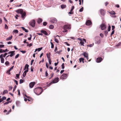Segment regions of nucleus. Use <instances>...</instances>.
Returning <instances> with one entry per match:
<instances>
[{
	"mask_svg": "<svg viewBox=\"0 0 121 121\" xmlns=\"http://www.w3.org/2000/svg\"><path fill=\"white\" fill-rule=\"evenodd\" d=\"M16 87H17V86L16 85H15L13 88V92H14L15 91Z\"/></svg>",
	"mask_w": 121,
	"mask_h": 121,
	"instance_id": "nucleus-53",
	"label": "nucleus"
},
{
	"mask_svg": "<svg viewBox=\"0 0 121 121\" xmlns=\"http://www.w3.org/2000/svg\"><path fill=\"white\" fill-rule=\"evenodd\" d=\"M55 41L57 43H58V42H59V41L58 40V39L56 38H55Z\"/></svg>",
	"mask_w": 121,
	"mask_h": 121,
	"instance_id": "nucleus-41",
	"label": "nucleus"
},
{
	"mask_svg": "<svg viewBox=\"0 0 121 121\" xmlns=\"http://www.w3.org/2000/svg\"><path fill=\"white\" fill-rule=\"evenodd\" d=\"M29 67V65L27 64H26V65L25 66L24 70H25L26 68L27 69H28Z\"/></svg>",
	"mask_w": 121,
	"mask_h": 121,
	"instance_id": "nucleus-26",
	"label": "nucleus"
},
{
	"mask_svg": "<svg viewBox=\"0 0 121 121\" xmlns=\"http://www.w3.org/2000/svg\"><path fill=\"white\" fill-rule=\"evenodd\" d=\"M101 29L102 30H104L106 29V26L104 24H102L100 25Z\"/></svg>",
	"mask_w": 121,
	"mask_h": 121,
	"instance_id": "nucleus-7",
	"label": "nucleus"
},
{
	"mask_svg": "<svg viewBox=\"0 0 121 121\" xmlns=\"http://www.w3.org/2000/svg\"><path fill=\"white\" fill-rule=\"evenodd\" d=\"M111 27L110 26H109L108 28V31H109L111 30Z\"/></svg>",
	"mask_w": 121,
	"mask_h": 121,
	"instance_id": "nucleus-55",
	"label": "nucleus"
},
{
	"mask_svg": "<svg viewBox=\"0 0 121 121\" xmlns=\"http://www.w3.org/2000/svg\"><path fill=\"white\" fill-rule=\"evenodd\" d=\"M34 60H31V65H32L33 63V62H34Z\"/></svg>",
	"mask_w": 121,
	"mask_h": 121,
	"instance_id": "nucleus-63",
	"label": "nucleus"
},
{
	"mask_svg": "<svg viewBox=\"0 0 121 121\" xmlns=\"http://www.w3.org/2000/svg\"><path fill=\"white\" fill-rule=\"evenodd\" d=\"M71 28V25L70 24L65 25L63 27V32H66L67 31V29H69Z\"/></svg>",
	"mask_w": 121,
	"mask_h": 121,
	"instance_id": "nucleus-2",
	"label": "nucleus"
},
{
	"mask_svg": "<svg viewBox=\"0 0 121 121\" xmlns=\"http://www.w3.org/2000/svg\"><path fill=\"white\" fill-rule=\"evenodd\" d=\"M69 14H73V11H71V10H70V12H69Z\"/></svg>",
	"mask_w": 121,
	"mask_h": 121,
	"instance_id": "nucleus-48",
	"label": "nucleus"
},
{
	"mask_svg": "<svg viewBox=\"0 0 121 121\" xmlns=\"http://www.w3.org/2000/svg\"><path fill=\"white\" fill-rule=\"evenodd\" d=\"M45 73V76L46 77H47L48 75V74L47 72V71H46Z\"/></svg>",
	"mask_w": 121,
	"mask_h": 121,
	"instance_id": "nucleus-50",
	"label": "nucleus"
},
{
	"mask_svg": "<svg viewBox=\"0 0 121 121\" xmlns=\"http://www.w3.org/2000/svg\"><path fill=\"white\" fill-rule=\"evenodd\" d=\"M67 74H63L60 77V79H66L67 76Z\"/></svg>",
	"mask_w": 121,
	"mask_h": 121,
	"instance_id": "nucleus-6",
	"label": "nucleus"
},
{
	"mask_svg": "<svg viewBox=\"0 0 121 121\" xmlns=\"http://www.w3.org/2000/svg\"><path fill=\"white\" fill-rule=\"evenodd\" d=\"M66 7V5L62 4L61 5V7L62 9H63L65 8Z\"/></svg>",
	"mask_w": 121,
	"mask_h": 121,
	"instance_id": "nucleus-23",
	"label": "nucleus"
},
{
	"mask_svg": "<svg viewBox=\"0 0 121 121\" xmlns=\"http://www.w3.org/2000/svg\"><path fill=\"white\" fill-rule=\"evenodd\" d=\"M82 55H83L86 58V59L87 60H88L89 59L88 54L87 53L85 52H84L83 54H82Z\"/></svg>",
	"mask_w": 121,
	"mask_h": 121,
	"instance_id": "nucleus-9",
	"label": "nucleus"
},
{
	"mask_svg": "<svg viewBox=\"0 0 121 121\" xmlns=\"http://www.w3.org/2000/svg\"><path fill=\"white\" fill-rule=\"evenodd\" d=\"M112 30H114V29L115 28V27L114 26H112Z\"/></svg>",
	"mask_w": 121,
	"mask_h": 121,
	"instance_id": "nucleus-56",
	"label": "nucleus"
},
{
	"mask_svg": "<svg viewBox=\"0 0 121 121\" xmlns=\"http://www.w3.org/2000/svg\"><path fill=\"white\" fill-rule=\"evenodd\" d=\"M49 27L50 29H52L54 28V26L53 25H51Z\"/></svg>",
	"mask_w": 121,
	"mask_h": 121,
	"instance_id": "nucleus-31",
	"label": "nucleus"
},
{
	"mask_svg": "<svg viewBox=\"0 0 121 121\" xmlns=\"http://www.w3.org/2000/svg\"><path fill=\"white\" fill-rule=\"evenodd\" d=\"M52 41V40H51L50 43H51V48H53L54 47V45L53 44V43L52 42H51V41Z\"/></svg>",
	"mask_w": 121,
	"mask_h": 121,
	"instance_id": "nucleus-28",
	"label": "nucleus"
},
{
	"mask_svg": "<svg viewBox=\"0 0 121 121\" xmlns=\"http://www.w3.org/2000/svg\"><path fill=\"white\" fill-rule=\"evenodd\" d=\"M8 92V91L7 90H5L3 92V94H5L7 93Z\"/></svg>",
	"mask_w": 121,
	"mask_h": 121,
	"instance_id": "nucleus-27",
	"label": "nucleus"
},
{
	"mask_svg": "<svg viewBox=\"0 0 121 121\" xmlns=\"http://www.w3.org/2000/svg\"><path fill=\"white\" fill-rule=\"evenodd\" d=\"M2 55H0V58L1 59V62L2 63H4V59L3 57H2Z\"/></svg>",
	"mask_w": 121,
	"mask_h": 121,
	"instance_id": "nucleus-14",
	"label": "nucleus"
},
{
	"mask_svg": "<svg viewBox=\"0 0 121 121\" xmlns=\"http://www.w3.org/2000/svg\"><path fill=\"white\" fill-rule=\"evenodd\" d=\"M84 59L82 58H81L79 59L80 62H81L82 61L83 63H84Z\"/></svg>",
	"mask_w": 121,
	"mask_h": 121,
	"instance_id": "nucleus-24",
	"label": "nucleus"
},
{
	"mask_svg": "<svg viewBox=\"0 0 121 121\" xmlns=\"http://www.w3.org/2000/svg\"><path fill=\"white\" fill-rule=\"evenodd\" d=\"M12 101H9L7 102L4 103V105H7L9 103L11 102Z\"/></svg>",
	"mask_w": 121,
	"mask_h": 121,
	"instance_id": "nucleus-29",
	"label": "nucleus"
},
{
	"mask_svg": "<svg viewBox=\"0 0 121 121\" xmlns=\"http://www.w3.org/2000/svg\"><path fill=\"white\" fill-rule=\"evenodd\" d=\"M108 33V32L106 30L104 31L105 35L106 36H107Z\"/></svg>",
	"mask_w": 121,
	"mask_h": 121,
	"instance_id": "nucleus-36",
	"label": "nucleus"
},
{
	"mask_svg": "<svg viewBox=\"0 0 121 121\" xmlns=\"http://www.w3.org/2000/svg\"><path fill=\"white\" fill-rule=\"evenodd\" d=\"M61 67H62V68L63 69H64V68L65 66H64V63H63L62 64V65H61Z\"/></svg>",
	"mask_w": 121,
	"mask_h": 121,
	"instance_id": "nucleus-43",
	"label": "nucleus"
},
{
	"mask_svg": "<svg viewBox=\"0 0 121 121\" xmlns=\"http://www.w3.org/2000/svg\"><path fill=\"white\" fill-rule=\"evenodd\" d=\"M22 14V17L23 19H24V17L25 16L26 14V13L25 12H23V13L21 14Z\"/></svg>",
	"mask_w": 121,
	"mask_h": 121,
	"instance_id": "nucleus-17",
	"label": "nucleus"
},
{
	"mask_svg": "<svg viewBox=\"0 0 121 121\" xmlns=\"http://www.w3.org/2000/svg\"><path fill=\"white\" fill-rule=\"evenodd\" d=\"M43 25L44 26H46L47 25V23L46 22H44L43 23Z\"/></svg>",
	"mask_w": 121,
	"mask_h": 121,
	"instance_id": "nucleus-39",
	"label": "nucleus"
},
{
	"mask_svg": "<svg viewBox=\"0 0 121 121\" xmlns=\"http://www.w3.org/2000/svg\"><path fill=\"white\" fill-rule=\"evenodd\" d=\"M23 80L22 79H21L20 80L19 83L20 84H21L23 82Z\"/></svg>",
	"mask_w": 121,
	"mask_h": 121,
	"instance_id": "nucleus-37",
	"label": "nucleus"
},
{
	"mask_svg": "<svg viewBox=\"0 0 121 121\" xmlns=\"http://www.w3.org/2000/svg\"><path fill=\"white\" fill-rule=\"evenodd\" d=\"M51 22H52V23H56L57 22V20L56 18H53L51 20Z\"/></svg>",
	"mask_w": 121,
	"mask_h": 121,
	"instance_id": "nucleus-11",
	"label": "nucleus"
},
{
	"mask_svg": "<svg viewBox=\"0 0 121 121\" xmlns=\"http://www.w3.org/2000/svg\"><path fill=\"white\" fill-rule=\"evenodd\" d=\"M77 39L80 41V43L81 44V45L84 46V41H85V42H86V39H83V40H82L81 38H78Z\"/></svg>",
	"mask_w": 121,
	"mask_h": 121,
	"instance_id": "nucleus-5",
	"label": "nucleus"
},
{
	"mask_svg": "<svg viewBox=\"0 0 121 121\" xmlns=\"http://www.w3.org/2000/svg\"><path fill=\"white\" fill-rule=\"evenodd\" d=\"M16 12L22 14L23 12V10L22 9H19L15 11Z\"/></svg>",
	"mask_w": 121,
	"mask_h": 121,
	"instance_id": "nucleus-8",
	"label": "nucleus"
},
{
	"mask_svg": "<svg viewBox=\"0 0 121 121\" xmlns=\"http://www.w3.org/2000/svg\"><path fill=\"white\" fill-rule=\"evenodd\" d=\"M91 22L89 20H87L86 22V24L87 26H90L91 24Z\"/></svg>",
	"mask_w": 121,
	"mask_h": 121,
	"instance_id": "nucleus-13",
	"label": "nucleus"
},
{
	"mask_svg": "<svg viewBox=\"0 0 121 121\" xmlns=\"http://www.w3.org/2000/svg\"><path fill=\"white\" fill-rule=\"evenodd\" d=\"M2 100H5L6 99V97L5 96H3L2 97Z\"/></svg>",
	"mask_w": 121,
	"mask_h": 121,
	"instance_id": "nucleus-59",
	"label": "nucleus"
},
{
	"mask_svg": "<svg viewBox=\"0 0 121 121\" xmlns=\"http://www.w3.org/2000/svg\"><path fill=\"white\" fill-rule=\"evenodd\" d=\"M10 70L9 69L7 71L6 73L9 75H10L11 74L10 73Z\"/></svg>",
	"mask_w": 121,
	"mask_h": 121,
	"instance_id": "nucleus-34",
	"label": "nucleus"
},
{
	"mask_svg": "<svg viewBox=\"0 0 121 121\" xmlns=\"http://www.w3.org/2000/svg\"><path fill=\"white\" fill-rule=\"evenodd\" d=\"M13 80V81L15 82L16 84V85H17L18 84V83L17 81L15 79H14Z\"/></svg>",
	"mask_w": 121,
	"mask_h": 121,
	"instance_id": "nucleus-44",
	"label": "nucleus"
},
{
	"mask_svg": "<svg viewBox=\"0 0 121 121\" xmlns=\"http://www.w3.org/2000/svg\"><path fill=\"white\" fill-rule=\"evenodd\" d=\"M26 72L24 71L23 74V77H25V76L26 75Z\"/></svg>",
	"mask_w": 121,
	"mask_h": 121,
	"instance_id": "nucleus-32",
	"label": "nucleus"
},
{
	"mask_svg": "<svg viewBox=\"0 0 121 121\" xmlns=\"http://www.w3.org/2000/svg\"><path fill=\"white\" fill-rule=\"evenodd\" d=\"M43 20L41 18H39L38 19L37 23L39 24Z\"/></svg>",
	"mask_w": 121,
	"mask_h": 121,
	"instance_id": "nucleus-16",
	"label": "nucleus"
},
{
	"mask_svg": "<svg viewBox=\"0 0 121 121\" xmlns=\"http://www.w3.org/2000/svg\"><path fill=\"white\" fill-rule=\"evenodd\" d=\"M46 55L48 59H50V56L51 55V53L50 52H49L48 54L47 53Z\"/></svg>",
	"mask_w": 121,
	"mask_h": 121,
	"instance_id": "nucleus-21",
	"label": "nucleus"
},
{
	"mask_svg": "<svg viewBox=\"0 0 121 121\" xmlns=\"http://www.w3.org/2000/svg\"><path fill=\"white\" fill-rule=\"evenodd\" d=\"M114 30H112V33H111V36H112V35H113L114 34Z\"/></svg>",
	"mask_w": 121,
	"mask_h": 121,
	"instance_id": "nucleus-45",
	"label": "nucleus"
},
{
	"mask_svg": "<svg viewBox=\"0 0 121 121\" xmlns=\"http://www.w3.org/2000/svg\"><path fill=\"white\" fill-rule=\"evenodd\" d=\"M7 53H4V54H1V55H2V57H5V56L7 55Z\"/></svg>",
	"mask_w": 121,
	"mask_h": 121,
	"instance_id": "nucleus-30",
	"label": "nucleus"
},
{
	"mask_svg": "<svg viewBox=\"0 0 121 121\" xmlns=\"http://www.w3.org/2000/svg\"><path fill=\"white\" fill-rule=\"evenodd\" d=\"M20 51L22 52V53L23 54L25 53L26 52V51H24L23 50H20Z\"/></svg>",
	"mask_w": 121,
	"mask_h": 121,
	"instance_id": "nucleus-38",
	"label": "nucleus"
},
{
	"mask_svg": "<svg viewBox=\"0 0 121 121\" xmlns=\"http://www.w3.org/2000/svg\"><path fill=\"white\" fill-rule=\"evenodd\" d=\"M13 32L17 33L18 32V31L17 30H13Z\"/></svg>",
	"mask_w": 121,
	"mask_h": 121,
	"instance_id": "nucleus-33",
	"label": "nucleus"
},
{
	"mask_svg": "<svg viewBox=\"0 0 121 121\" xmlns=\"http://www.w3.org/2000/svg\"><path fill=\"white\" fill-rule=\"evenodd\" d=\"M83 7H82L79 10V11L80 12H82L83 11Z\"/></svg>",
	"mask_w": 121,
	"mask_h": 121,
	"instance_id": "nucleus-47",
	"label": "nucleus"
},
{
	"mask_svg": "<svg viewBox=\"0 0 121 121\" xmlns=\"http://www.w3.org/2000/svg\"><path fill=\"white\" fill-rule=\"evenodd\" d=\"M6 66L8 65L9 64V63L8 61H6L5 63Z\"/></svg>",
	"mask_w": 121,
	"mask_h": 121,
	"instance_id": "nucleus-35",
	"label": "nucleus"
},
{
	"mask_svg": "<svg viewBox=\"0 0 121 121\" xmlns=\"http://www.w3.org/2000/svg\"><path fill=\"white\" fill-rule=\"evenodd\" d=\"M54 75V73H52L50 75V76H51V77H52Z\"/></svg>",
	"mask_w": 121,
	"mask_h": 121,
	"instance_id": "nucleus-64",
	"label": "nucleus"
},
{
	"mask_svg": "<svg viewBox=\"0 0 121 121\" xmlns=\"http://www.w3.org/2000/svg\"><path fill=\"white\" fill-rule=\"evenodd\" d=\"M42 48H43L42 47H41V48H38V51H40L42 49Z\"/></svg>",
	"mask_w": 121,
	"mask_h": 121,
	"instance_id": "nucleus-51",
	"label": "nucleus"
},
{
	"mask_svg": "<svg viewBox=\"0 0 121 121\" xmlns=\"http://www.w3.org/2000/svg\"><path fill=\"white\" fill-rule=\"evenodd\" d=\"M109 13L110 14L112 15H115L116 14L115 12L113 11H112L110 12Z\"/></svg>",
	"mask_w": 121,
	"mask_h": 121,
	"instance_id": "nucleus-25",
	"label": "nucleus"
},
{
	"mask_svg": "<svg viewBox=\"0 0 121 121\" xmlns=\"http://www.w3.org/2000/svg\"><path fill=\"white\" fill-rule=\"evenodd\" d=\"M100 12L101 13V15H104L105 13V11L103 9H102L100 10Z\"/></svg>",
	"mask_w": 121,
	"mask_h": 121,
	"instance_id": "nucleus-15",
	"label": "nucleus"
},
{
	"mask_svg": "<svg viewBox=\"0 0 121 121\" xmlns=\"http://www.w3.org/2000/svg\"><path fill=\"white\" fill-rule=\"evenodd\" d=\"M102 59L101 57H98V58L96 60V61L97 63H99L102 60Z\"/></svg>",
	"mask_w": 121,
	"mask_h": 121,
	"instance_id": "nucleus-12",
	"label": "nucleus"
},
{
	"mask_svg": "<svg viewBox=\"0 0 121 121\" xmlns=\"http://www.w3.org/2000/svg\"><path fill=\"white\" fill-rule=\"evenodd\" d=\"M34 91L36 95H39L43 91V89H42L41 87H40L35 88Z\"/></svg>",
	"mask_w": 121,
	"mask_h": 121,
	"instance_id": "nucleus-1",
	"label": "nucleus"
},
{
	"mask_svg": "<svg viewBox=\"0 0 121 121\" xmlns=\"http://www.w3.org/2000/svg\"><path fill=\"white\" fill-rule=\"evenodd\" d=\"M27 41V40L26 39V40H25L24 41H23V43H27L28 44L27 45V46L29 44L28 43H27V42H26V41Z\"/></svg>",
	"mask_w": 121,
	"mask_h": 121,
	"instance_id": "nucleus-60",
	"label": "nucleus"
},
{
	"mask_svg": "<svg viewBox=\"0 0 121 121\" xmlns=\"http://www.w3.org/2000/svg\"><path fill=\"white\" fill-rule=\"evenodd\" d=\"M41 32L42 33H43L45 35H48V34L47 33V32L44 30H41Z\"/></svg>",
	"mask_w": 121,
	"mask_h": 121,
	"instance_id": "nucleus-18",
	"label": "nucleus"
},
{
	"mask_svg": "<svg viewBox=\"0 0 121 121\" xmlns=\"http://www.w3.org/2000/svg\"><path fill=\"white\" fill-rule=\"evenodd\" d=\"M100 36L102 37L103 38L104 37V35L102 33H100Z\"/></svg>",
	"mask_w": 121,
	"mask_h": 121,
	"instance_id": "nucleus-62",
	"label": "nucleus"
},
{
	"mask_svg": "<svg viewBox=\"0 0 121 121\" xmlns=\"http://www.w3.org/2000/svg\"><path fill=\"white\" fill-rule=\"evenodd\" d=\"M59 81V78H58L57 77L55 78V79L53 80L48 85H49V86H50L52 83H55Z\"/></svg>",
	"mask_w": 121,
	"mask_h": 121,
	"instance_id": "nucleus-3",
	"label": "nucleus"
},
{
	"mask_svg": "<svg viewBox=\"0 0 121 121\" xmlns=\"http://www.w3.org/2000/svg\"><path fill=\"white\" fill-rule=\"evenodd\" d=\"M21 28L23 30H24L25 32H28V30L25 29L24 27H22Z\"/></svg>",
	"mask_w": 121,
	"mask_h": 121,
	"instance_id": "nucleus-22",
	"label": "nucleus"
},
{
	"mask_svg": "<svg viewBox=\"0 0 121 121\" xmlns=\"http://www.w3.org/2000/svg\"><path fill=\"white\" fill-rule=\"evenodd\" d=\"M33 69L34 68L33 67L31 66L30 68L31 71L33 72Z\"/></svg>",
	"mask_w": 121,
	"mask_h": 121,
	"instance_id": "nucleus-61",
	"label": "nucleus"
},
{
	"mask_svg": "<svg viewBox=\"0 0 121 121\" xmlns=\"http://www.w3.org/2000/svg\"><path fill=\"white\" fill-rule=\"evenodd\" d=\"M19 54H17V55H16L15 56V59H17V58H18L19 57Z\"/></svg>",
	"mask_w": 121,
	"mask_h": 121,
	"instance_id": "nucleus-40",
	"label": "nucleus"
},
{
	"mask_svg": "<svg viewBox=\"0 0 121 121\" xmlns=\"http://www.w3.org/2000/svg\"><path fill=\"white\" fill-rule=\"evenodd\" d=\"M4 51V50H3L2 49H0V53H2L3 52H4L3 51Z\"/></svg>",
	"mask_w": 121,
	"mask_h": 121,
	"instance_id": "nucleus-46",
	"label": "nucleus"
},
{
	"mask_svg": "<svg viewBox=\"0 0 121 121\" xmlns=\"http://www.w3.org/2000/svg\"><path fill=\"white\" fill-rule=\"evenodd\" d=\"M4 45H0V48H3L4 46Z\"/></svg>",
	"mask_w": 121,
	"mask_h": 121,
	"instance_id": "nucleus-57",
	"label": "nucleus"
},
{
	"mask_svg": "<svg viewBox=\"0 0 121 121\" xmlns=\"http://www.w3.org/2000/svg\"><path fill=\"white\" fill-rule=\"evenodd\" d=\"M15 51H12L11 54L10 55V57H12L15 54Z\"/></svg>",
	"mask_w": 121,
	"mask_h": 121,
	"instance_id": "nucleus-19",
	"label": "nucleus"
},
{
	"mask_svg": "<svg viewBox=\"0 0 121 121\" xmlns=\"http://www.w3.org/2000/svg\"><path fill=\"white\" fill-rule=\"evenodd\" d=\"M74 6H72V7H71V11H73V9H74Z\"/></svg>",
	"mask_w": 121,
	"mask_h": 121,
	"instance_id": "nucleus-42",
	"label": "nucleus"
},
{
	"mask_svg": "<svg viewBox=\"0 0 121 121\" xmlns=\"http://www.w3.org/2000/svg\"><path fill=\"white\" fill-rule=\"evenodd\" d=\"M35 83V82H32L30 83L29 84V86L31 88H32Z\"/></svg>",
	"mask_w": 121,
	"mask_h": 121,
	"instance_id": "nucleus-10",
	"label": "nucleus"
},
{
	"mask_svg": "<svg viewBox=\"0 0 121 121\" xmlns=\"http://www.w3.org/2000/svg\"><path fill=\"white\" fill-rule=\"evenodd\" d=\"M11 109H10L9 111L7 112L6 113V114L7 115L8 114H9V113L11 112Z\"/></svg>",
	"mask_w": 121,
	"mask_h": 121,
	"instance_id": "nucleus-49",
	"label": "nucleus"
},
{
	"mask_svg": "<svg viewBox=\"0 0 121 121\" xmlns=\"http://www.w3.org/2000/svg\"><path fill=\"white\" fill-rule=\"evenodd\" d=\"M13 36L11 35V36L10 37H8L6 39V40L7 41L10 40H11Z\"/></svg>",
	"mask_w": 121,
	"mask_h": 121,
	"instance_id": "nucleus-20",
	"label": "nucleus"
},
{
	"mask_svg": "<svg viewBox=\"0 0 121 121\" xmlns=\"http://www.w3.org/2000/svg\"><path fill=\"white\" fill-rule=\"evenodd\" d=\"M49 64L50 65H51V60L50 59H48Z\"/></svg>",
	"mask_w": 121,
	"mask_h": 121,
	"instance_id": "nucleus-52",
	"label": "nucleus"
},
{
	"mask_svg": "<svg viewBox=\"0 0 121 121\" xmlns=\"http://www.w3.org/2000/svg\"><path fill=\"white\" fill-rule=\"evenodd\" d=\"M5 28L7 29H8V26L6 24L5 25Z\"/></svg>",
	"mask_w": 121,
	"mask_h": 121,
	"instance_id": "nucleus-54",
	"label": "nucleus"
},
{
	"mask_svg": "<svg viewBox=\"0 0 121 121\" xmlns=\"http://www.w3.org/2000/svg\"><path fill=\"white\" fill-rule=\"evenodd\" d=\"M35 20L34 19L31 21L29 22L30 25L32 27L35 26Z\"/></svg>",
	"mask_w": 121,
	"mask_h": 121,
	"instance_id": "nucleus-4",
	"label": "nucleus"
},
{
	"mask_svg": "<svg viewBox=\"0 0 121 121\" xmlns=\"http://www.w3.org/2000/svg\"><path fill=\"white\" fill-rule=\"evenodd\" d=\"M121 43L120 42V43H119L118 44H117L116 45V46H119L120 45H121Z\"/></svg>",
	"mask_w": 121,
	"mask_h": 121,
	"instance_id": "nucleus-58",
	"label": "nucleus"
}]
</instances>
